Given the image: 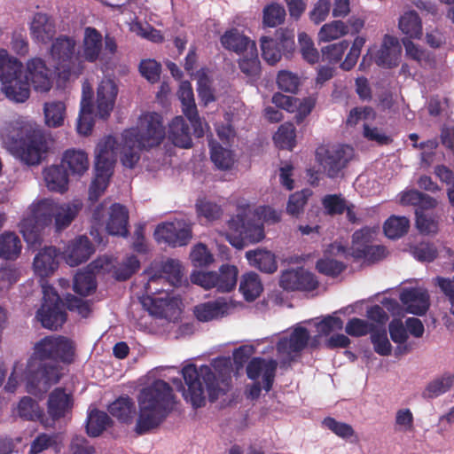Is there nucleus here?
Segmentation results:
<instances>
[{
    "instance_id": "33",
    "label": "nucleus",
    "mask_w": 454,
    "mask_h": 454,
    "mask_svg": "<svg viewBox=\"0 0 454 454\" xmlns=\"http://www.w3.org/2000/svg\"><path fill=\"white\" fill-rule=\"evenodd\" d=\"M43 180L51 192H64L67 189L68 176L62 166L51 165L43 168Z\"/></svg>"
},
{
    "instance_id": "45",
    "label": "nucleus",
    "mask_w": 454,
    "mask_h": 454,
    "mask_svg": "<svg viewBox=\"0 0 454 454\" xmlns=\"http://www.w3.org/2000/svg\"><path fill=\"white\" fill-rule=\"evenodd\" d=\"M410 221L405 216L391 215L383 226L384 233L388 239H399L407 233Z\"/></svg>"
},
{
    "instance_id": "34",
    "label": "nucleus",
    "mask_w": 454,
    "mask_h": 454,
    "mask_svg": "<svg viewBox=\"0 0 454 454\" xmlns=\"http://www.w3.org/2000/svg\"><path fill=\"white\" fill-rule=\"evenodd\" d=\"M168 137L176 146L189 148L192 145L190 129L182 116H176L170 121Z\"/></svg>"
},
{
    "instance_id": "44",
    "label": "nucleus",
    "mask_w": 454,
    "mask_h": 454,
    "mask_svg": "<svg viewBox=\"0 0 454 454\" xmlns=\"http://www.w3.org/2000/svg\"><path fill=\"white\" fill-rule=\"evenodd\" d=\"M239 55V64L241 72L251 79L256 78L261 70L256 45H251L250 51Z\"/></svg>"
},
{
    "instance_id": "14",
    "label": "nucleus",
    "mask_w": 454,
    "mask_h": 454,
    "mask_svg": "<svg viewBox=\"0 0 454 454\" xmlns=\"http://www.w3.org/2000/svg\"><path fill=\"white\" fill-rule=\"evenodd\" d=\"M43 302L37 311L36 317L43 326L49 329H57L66 320V314L59 294L52 286L42 283Z\"/></svg>"
},
{
    "instance_id": "43",
    "label": "nucleus",
    "mask_w": 454,
    "mask_h": 454,
    "mask_svg": "<svg viewBox=\"0 0 454 454\" xmlns=\"http://www.w3.org/2000/svg\"><path fill=\"white\" fill-rule=\"evenodd\" d=\"M454 382V370L446 372L441 376L431 380L423 391L426 398L436 397L448 391Z\"/></svg>"
},
{
    "instance_id": "60",
    "label": "nucleus",
    "mask_w": 454,
    "mask_h": 454,
    "mask_svg": "<svg viewBox=\"0 0 454 454\" xmlns=\"http://www.w3.org/2000/svg\"><path fill=\"white\" fill-rule=\"evenodd\" d=\"M371 341L377 354L384 356L391 354L392 345L385 329H373L371 333Z\"/></svg>"
},
{
    "instance_id": "46",
    "label": "nucleus",
    "mask_w": 454,
    "mask_h": 454,
    "mask_svg": "<svg viewBox=\"0 0 454 454\" xmlns=\"http://www.w3.org/2000/svg\"><path fill=\"white\" fill-rule=\"evenodd\" d=\"M195 78L197 80V91L203 104L207 106L214 102L215 96L211 86L212 81L207 71L205 69L199 70L195 74Z\"/></svg>"
},
{
    "instance_id": "6",
    "label": "nucleus",
    "mask_w": 454,
    "mask_h": 454,
    "mask_svg": "<svg viewBox=\"0 0 454 454\" xmlns=\"http://www.w3.org/2000/svg\"><path fill=\"white\" fill-rule=\"evenodd\" d=\"M165 137L161 116L156 113L143 114L137 127L122 134L121 160L125 167L133 168L143 149L159 145Z\"/></svg>"
},
{
    "instance_id": "55",
    "label": "nucleus",
    "mask_w": 454,
    "mask_h": 454,
    "mask_svg": "<svg viewBox=\"0 0 454 454\" xmlns=\"http://www.w3.org/2000/svg\"><path fill=\"white\" fill-rule=\"evenodd\" d=\"M133 411V403L129 397L119 398L109 406V412L123 422L131 420Z\"/></svg>"
},
{
    "instance_id": "59",
    "label": "nucleus",
    "mask_w": 454,
    "mask_h": 454,
    "mask_svg": "<svg viewBox=\"0 0 454 454\" xmlns=\"http://www.w3.org/2000/svg\"><path fill=\"white\" fill-rule=\"evenodd\" d=\"M277 83L280 90L295 93L301 83V80L297 74L288 70H281L278 74Z\"/></svg>"
},
{
    "instance_id": "61",
    "label": "nucleus",
    "mask_w": 454,
    "mask_h": 454,
    "mask_svg": "<svg viewBox=\"0 0 454 454\" xmlns=\"http://www.w3.org/2000/svg\"><path fill=\"white\" fill-rule=\"evenodd\" d=\"M416 225L419 231L425 234L436 233L438 231V219L430 212L416 210Z\"/></svg>"
},
{
    "instance_id": "37",
    "label": "nucleus",
    "mask_w": 454,
    "mask_h": 454,
    "mask_svg": "<svg viewBox=\"0 0 454 454\" xmlns=\"http://www.w3.org/2000/svg\"><path fill=\"white\" fill-rule=\"evenodd\" d=\"M246 258L249 264L266 273L277 270L278 265L275 255L267 250L256 249L246 253Z\"/></svg>"
},
{
    "instance_id": "15",
    "label": "nucleus",
    "mask_w": 454,
    "mask_h": 454,
    "mask_svg": "<svg viewBox=\"0 0 454 454\" xmlns=\"http://www.w3.org/2000/svg\"><path fill=\"white\" fill-rule=\"evenodd\" d=\"M316 155L326 175L335 177L353 157V149L343 145L320 146Z\"/></svg>"
},
{
    "instance_id": "29",
    "label": "nucleus",
    "mask_w": 454,
    "mask_h": 454,
    "mask_svg": "<svg viewBox=\"0 0 454 454\" xmlns=\"http://www.w3.org/2000/svg\"><path fill=\"white\" fill-rule=\"evenodd\" d=\"M101 50V35L95 28L87 27L84 31L82 45L77 51L82 64L84 65V61H96L99 57Z\"/></svg>"
},
{
    "instance_id": "8",
    "label": "nucleus",
    "mask_w": 454,
    "mask_h": 454,
    "mask_svg": "<svg viewBox=\"0 0 454 454\" xmlns=\"http://www.w3.org/2000/svg\"><path fill=\"white\" fill-rule=\"evenodd\" d=\"M92 93L91 85L87 82H83L77 131L84 136L90 133L95 118L105 119L110 115L114 106L117 88L112 80H102L97 90L95 105L91 102Z\"/></svg>"
},
{
    "instance_id": "1",
    "label": "nucleus",
    "mask_w": 454,
    "mask_h": 454,
    "mask_svg": "<svg viewBox=\"0 0 454 454\" xmlns=\"http://www.w3.org/2000/svg\"><path fill=\"white\" fill-rule=\"evenodd\" d=\"M74 355L73 342L61 336H48L34 346L33 355L27 361V392L40 395L48 391L60 379L57 366L44 360H60L71 362Z\"/></svg>"
},
{
    "instance_id": "47",
    "label": "nucleus",
    "mask_w": 454,
    "mask_h": 454,
    "mask_svg": "<svg viewBox=\"0 0 454 454\" xmlns=\"http://www.w3.org/2000/svg\"><path fill=\"white\" fill-rule=\"evenodd\" d=\"M110 419L104 411L93 410L90 412L87 421V433L89 435L98 436L110 425Z\"/></svg>"
},
{
    "instance_id": "21",
    "label": "nucleus",
    "mask_w": 454,
    "mask_h": 454,
    "mask_svg": "<svg viewBox=\"0 0 454 454\" xmlns=\"http://www.w3.org/2000/svg\"><path fill=\"white\" fill-rule=\"evenodd\" d=\"M238 303L225 298L200 303L193 309L196 318L201 322H207L221 318L233 311Z\"/></svg>"
},
{
    "instance_id": "9",
    "label": "nucleus",
    "mask_w": 454,
    "mask_h": 454,
    "mask_svg": "<svg viewBox=\"0 0 454 454\" xmlns=\"http://www.w3.org/2000/svg\"><path fill=\"white\" fill-rule=\"evenodd\" d=\"M1 91L15 103H23L30 97V87L23 74V66L4 49H0Z\"/></svg>"
},
{
    "instance_id": "7",
    "label": "nucleus",
    "mask_w": 454,
    "mask_h": 454,
    "mask_svg": "<svg viewBox=\"0 0 454 454\" xmlns=\"http://www.w3.org/2000/svg\"><path fill=\"white\" fill-rule=\"evenodd\" d=\"M173 403L171 387L161 380L142 389L138 395L137 431L141 434L160 425L172 409Z\"/></svg>"
},
{
    "instance_id": "36",
    "label": "nucleus",
    "mask_w": 454,
    "mask_h": 454,
    "mask_svg": "<svg viewBox=\"0 0 454 454\" xmlns=\"http://www.w3.org/2000/svg\"><path fill=\"white\" fill-rule=\"evenodd\" d=\"M44 123L49 128L64 125L67 116V105L61 100H50L43 105Z\"/></svg>"
},
{
    "instance_id": "24",
    "label": "nucleus",
    "mask_w": 454,
    "mask_h": 454,
    "mask_svg": "<svg viewBox=\"0 0 454 454\" xmlns=\"http://www.w3.org/2000/svg\"><path fill=\"white\" fill-rule=\"evenodd\" d=\"M309 334L308 331L297 326L289 338L281 337L278 342V353L284 360L293 359L301 350H302L309 340Z\"/></svg>"
},
{
    "instance_id": "5",
    "label": "nucleus",
    "mask_w": 454,
    "mask_h": 454,
    "mask_svg": "<svg viewBox=\"0 0 454 454\" xmlns=\"http://www.w3.org/2000/svg\"><path fill=\"white\" fill-rule=\"evenodd\" d=\"M281 219V211L268 206L252 207L249 205L239 206L237 214L227 223L226 239L236 248L260 242L264 239L262 220L266 223H276Z\"/></svg>"
},
{
    "instance_id": "19",
    "label": "nucleus",
    "mask_w": 454,
    "mask_h": 454,
    "mask_svg": "<svg viewBox=\"0 0 454 454\" xmlns=\"http://www.w3.org/2000/svg\"><path fill=\"white\" fill-rule=\"evenodd\" d=\"M157 241H164L173 247L185 246L192 239V229L182 220L164 223L154 231Z\"/></svg>"
},
{
    "instance_id": "20",
    "label": "nucleus",
    "mask_w": 454,
    "mask_h": 454,
    "mask_svg": "<svg viewBox=\"0 0 454 454\" xmlns=\"http://www.w3.org/2000/svg\"><path fill=\"white\" fill-rule=\"evenodd\" d=\"M260 42L262 58L270 65H274L280 60L283 51L293 49L294 35L278 32L277 38L262 36Z\"/></svg>"
},
{
    "instance_id": "63",
    "label": "nucleus",
    "mask_w": 454,
    "mask_h": 454,
    "mask_svg": "<svg viewBox=\"0 0 454 454\" xmlns=\"http://www.w3.org/2000/svg\"><path fill=\"white\" fill-rule=\"evenodd\" d=\"M310 196L309 190H302L293 193L287 201L286 212L293 216H298L307 203L308 198Z\"/></svg>"
},
{
    "instance_id": "40",
    "label": "nucleus",
    "mask_w": 454,
    "mask_h": 454,
    "mask_svg": "<svg viewBox=\"0 0 454 454\" xmlns=\"http://www.w3.org/2000/svg\"><path fill=\"white\" fill-rule=\"evenodd\" d=\"M22 245L17 234L5 231L0 235V258L15 260L21 252Z\"/></svg>"
},
{
    "instance_id": "58",
    "label": "nucleus",
    "mask_w": 454,
    "mask_h": 454,
    "mask_svg": "<svg viewBox=\"0 0 454 454\" xmlns=\"http://www.w3.org/2000/svg\"><path fill=\"white\" fill-rule=\"evenodd\" d=\"M395 427L396 431L403 434H411L414 432V416L409 408L397 410L395 417Z\"/></svg>"
},
{
    "instance_id": "13",
    "label": "nucleus",
    "mask_w": 454,
    "mask_h": 454,
    "mask_svg": "<svg viewBox=\"0 0 454 454\" xmlns=\"http://www.w3.org/2000/svg\"><path fill=\"white\" fill-rule=\"evenodd\" d=\"M239 270L231 264L222 265L217 271H194L191 281L204 289L216 288L225 293L234 289L237 284Z\"/></svg>"
},
{
    "instance_id": "32",
    "label": "nucleus",
    "mask_w": 454,
    "mask_h": 454,
    "mask_svg": "<svg viewBox=\"0 0 454 454\" xmlns=\"http://www.w3.org/2000/svg\"><path fill=\"white\" fill-rule=\"evenodd\" d=\"M377 235L375 228H363L353 234L350 249V256L363 259L368 253V249Z\"/></svg>"
},
{
    "instance_id": "53",
    "label": "nucleus",
    "mask_w": 454,
    "mask_h": 454,
    "mask_svg": "<svg viewBox=\"0 0 454 454\" xmlns=\"http://www.w3.org/2000/svg\"><path fill=\"white\" fill-rule=\"evenodd\" d=\"M196 210L200 218H204L207 222L218 220L223 215V208L217 203L202 199L198 200Z\"/></svg>"
},
{
    "instance_id": "41",
    "label": "nucleus",
    "mask_w": 454,
    "mask_h": 454,
    "mask_svg": "<svg viewBox=\"0 0 454 454\" xmlns=\"http://www.w3.org/2000/svg\"><path fill=\"white\" fill-rule=\"evenodd\" d=\"M348 34L347 23L337 20L324 24L318 33L317 40L319 43H329L338 40Z\"/></svg>"
},
{
    "instance_id": "62",
    "label": "nucleus",
    "mask_w": 454,
    "mask_h": 454,
    "mask_svg": "<svg viewBox=\"0 0 454 454\" xmlns=\"http://www.w3.org/2000/svg\"><path fill=\"white\" fill-rule=\"evenodd\" d=\"M348 45V41L342 40L338 43L324 46L321 49L323 58L331 63H338L341 60Z\"/></svg>"
},
{
    "instance_id": "3",
    "label": "nucleus",
    "mask_w": 454,
    "mask_h": 454,
    "mask_svg": "<svg viewBox=\"0 0 454 454\" xmlns=\"http://www.w3.org/2000/svg\"><path fill=\"white\" fill-rule=\"evenodd\" d=\"M2 146L22 163L38 165L48 146L39 126L33 121L17 120L0 129Z\"/></svg>"
},
{
    "instance_id": "39",
    "label": "nucleus",
    "mask_w": 454,
    "mask_h": 454,
    "mask_svg": "<svg viewBox=\"0 0 454 454\" xmlns=\"http://www.w3.org/2000/svg\"><path fill=\"white\" fill-rule=\"evenodd\" d=\"M398 27L408 36L407 39H419L422 36V21L415 11L404 12L399 18Z\"/></svg>"
},
{
    "instance_id": "25",
    "label": "nucleus",
    "mask_w": 454,
    "mask_h": 454,
    "mask_svg": "<svg viewBox=\"0 0 454 454\" xmlns=\"http://www.w3.org/2000/svg\"><path fill=\"white\" fill-rule=\"evenodd\" d=\"M280 286L289 291L304 289L312 290L317 286V280L306 270H288L282 273Z\"/></svg>"
},
{
    "instance_id": "30",
    "label": "nucleus",
    "mask_w": 454,
    "mask_h": 454,
    "mask_svg": "<svg viewBox=\"0 0 454 454\" xmlns=\"http://www.w3.org/2000/svg\"><path fill=\"white\" fill-rule=\"evenodd\" d=\"M62 167L67 168L72 176H82L90 167L88 155L82 150L69 149L62 156Z\"/></svg>"
},
{
    "instance_id": "35",
    "label": "nucleus",
    "mask_w": 454,
    "mask_h": 454,
    "mask_svg": "<svg viewBox=\"0 0 454 454\" xmlns=\"http://www.w3.org/2000/svg\"><path fill=\"white\" fill-rule=\"evenodd\" d=\"M31 35L38 43L48 42L55 34V28L51 19L43 13L34 16L30 25Z\"/></svg>"
},
{
    "instance_id": "23",
    "label": "nucleus",
    "mask_w": 454,
    "mask_h": 454,
    "mask_svg": "<svg viewBox=\"0 0 454 454\" xmlns=\"http://www.w3.org/2000/svg\"><path fill=\"white\" fill-rule=\"evenodd\" d=\"M272 103L290 113H296L297 121H301L314 108L316 98L308 97L301 99L281 93H275L272 97Z\"/></svg>"
},
{
    "instance_id": "22",
    "label": "nucleus",
    "mask_w": 454,
    "mask_h": 454,
    "mask_svg": "<svg viewBox=\"0 0 454 454\" xmlns=\"http://www.w3.org/2000/svg\"><path fill=\"white\" fill-rule=\"evenodd\" d=\"M277 362L262 358L252 359L247 367V373L250 380L262 382L265 391H270L275 378Z\"/></svg>"
},
{
    "instance_id": "51",
    "label": "nucleus",
    "mask_w": 454,
    "mask_h": 454,
    "mask_svg": "<svg viewBox=\"0 0 454 454\" xmlns=\"http://www.w3.org/2000/svg\"><path fill=\"white\" fill-rule=\"evenodd\" d=\"M262 14V23L269 27H275L283 23L286 15L285 8L276 3L265 6Z\"/></svg>"
},
{
    "instance_id": "27",
    "label": "nucleus",
    "mask_w": 454,
    "mask_h": 454,
    "mask_svg": "<svg viewBox=\"0 0 454 454\" xmlns=\"http://www.w3.org/2000/svg\"><path fill=\"white\" fill-rule=\"evenodd\" d=\"M59 268V252L53 247H46L41 249L33 261L35 274L45 278L52 275Z\"/></svg>"
},
{
    "instance_id": "16",
    "label": "nucleus",
    "mask_w": 454,
    "mask_h": 454,
    "mask_svg": "<svg viewBox=\"0 0 454 454\" xmlns=\"http://www.w3.org/2000/svg\"><path fill=\"white\" fill-rule=\"evenodd\" d=\"M401 54L402 46L399 39L391 35H385L380 46L372 45L369 47L367 54L363 58L360 67H364L366 57H370L379 67L392 68L399 64Z\"/></svg>"
},
{
    "instance_id": "56",
    "label": "nucleus",
    "mask_w": 454,
    "mask_h": 454,
    "mask_svg": "<svg viewBox=\"0 0 454 454\" xmlns=\"http://www.w3.org/2000/svg\"><path fill=\"white\" fill-rule=\"evenodd\" d=\"M365 43V36L357 35L355 37L345 59L340 63V68L348 71L356 66Z\"/></svg>"
},
{
    "instance_id": "18",
    "label": "nucleus",
    "mask_w": 454,
    "mask_h": 454,
    "mask_svg": "<svg viewBox=\"0 0 454 454\" xmlns=\"http://www.w3.org/2000/svg\"><path fill=\"white\" fill-rule=\"evenodd\" d=\"M23 74L29 87L38 93H47L53 86L54 73L41 58L27 59L23 67Z\"/></svg>"
},
{
    "instance_id": "17",
    "label": "nucleus",
    "mask_w": 454,
    "mask_h": 454,
    "mask_svg": "<svg viewBox=\"0 0 454 454\" xmlns=\"http://www.w3.org/2000/svg\"><path fill=\"white\" fill-rule=\"evenodd\" d=\"M73 406V395L61 387L55 388L48 396L47 414H44L42 425L45 427H53L56 421L66 419L71 414Z\"/></svg>"
},
{
    "instance_id": "42",
    "label": "nucleus",
    "mask_w": 454,
    "mask_h": 454,
    "mask_svg": "<svg viewBox=\"0 0 454 454\" xmlns=\"http://www.w3.org/2000/svg\"><path fill=\"white\" fill-rule=\"evenodd\" d=\"M263 290L259 276L254 272H247L242 275L239 284V291L247 301L257 299Z\"/></svg>"
},
{
    "instance_id": "26",
    "label": "nucleus",
    "mask_w": 454,
    "mask_h": 454,
    "mask_svg": "<svg viewBox=\"0 0 454 454\" xmlns=\"http://www.w3.org/2000/svg\"><path fill=\"white\" fill-rule=\"evenodd\" d=\"M400 300L406 311L415 315H423L429 309V294L425 288H405L400 295Z\"/></svg>"
},
{
    "instance_id": "48",
    "label": "nucleus",
    "mask_w": 454,
    "mask_h": 454,
    "mask_svg": "<svg viewBox=\"0 0 454 454\" xmlns=\"http://www.w3.org/2000/svg\"><path fill=\"white\" fill-rule=\"evenodd\" d=\"M210 148L211 160L218 168L228 169L232 167L235 158L231 151L214 142L210 143Z\"/></svg>"
},
{
    "instance_id": "11",
    "label": "nucleus",
    "mask_w": 454,
    "mask_h": 454,
    "mask_svg": "<svg viewBox=\"0 0 454 454\" xmlns=\"http://www.w3.org/2000/svg\"><path fill=\"white\" fill-rule=\"evenodd\" d=\"M116 141L111 136L98 142L95 150V178L91 183L89 197L96 200L107 187L116 161Z\"/></svg>"
},
{
    "instance_id": "38",
    "label": "nucleus",
    "mask_w": 454,
    "mask_h": 454,
    "mask_svg": "<svg viewBox=\"0 0 454 454\" xmlns=\"http://www.w3.org/2000/svg\"><path fill=\"white\" fill-rule=\"evenodd\" d=\"M221 43L225 49L232 51L239 55L250 51L251 45H255L254 42L236 29L226 31L221 36Z\"/></svg>"
},
{
    "instance_id": "57",
    "label": "nucleus",
    "mask_w": 454,
    "mask_h": 454,
    "mask_svg": "<svg viewBox=\"0 0 454 454\" xmlns=\"http://www.w3.org/2000/svg\"><path fill=\"white\" fill-rule=\"evenodd\" d=\"M96 289L92 272H79L74 279V290L82 296L90 294Z\"/></svg>"
},
{
    "instance_id": "12",
    "label": "nucleus",
    "mask_w": 454,
    "mask_h": 454,
    "mask_svg": "<svg viewBox=\"0 0 454 454\" xmlns=\"http://www.w3.org/2000/svg\"><path fill=\"white\" fill-rule=\"evenodd\" d=\"M50 55L59 77L68 80L76 78L83 70L75 42L68 37H59L51 45Z\"/></svg>"
},
{
    "instance_id": "54",
    "label": "nucleus",
    "mask_w": 454,
    "mask_h": 454,
    "mask_svg": "<svg viewBox=\"0 0 454 454\" xmlns=\"http://www.w3.org/2000/svg\"><path fill=\"white\" fill-rule=\"evenodd\" d=\"M295 128L292 123L281 125L274 136L275 144L282 149L292 150L295 145Z\"/></svg>"
},
{
    "instance_id": "10",
    "label": "nucleus",
    "mask_w": 454,
    "mask_h": 454,
    "mask_svg": "<svg viewBox=\"0 0 454 454\" xmlns=\"http://www.w3.org/2000/svg\"><path fill=\"white\" fill-rule=\"evenodd\" d=\"M187 390L184 391V397L194 407H200L205 403V392L207 391L211 399L216 398L218 389L215 384V377L207 365L199 369L193 364H188L182 370Z\"/></svg>"
},
{
    "instance_id": "50",
    "label": "nucleus",
    "mask_w": 454,
    "mask_h": 454,
    "mask_svg": "<svg viewBox=\"0 0 454 454\" xmlns=\"http://www.w3.org/2000/svg\"><path fill=\"white\" fill-rule=\"evenodd\" d=\"M298 43L301 57L306 62L313 65L319 61L320 53L315 47L312 39L306 33L299 34Z\"/></svg>"
},
{
    "instance_id": "4",
    "label": "nucleus",
    "mask_w": 454,
    "mask_h": 454,
    "mask_svg": "<svg viewBox=\"0 0 454 454\" xmlns=\"http://www.w3.org/2000/svg\"><path fill=\"white\" fill-rule=\"evenodd\" d=\"M183 271L178 261L168 259L159 269L151 274L145 286L147 296L143 298L142 304L150 314L168 317L179 309V300L170 297L168 288L164 286H176L182 283Z\"/></svg>"
},
{
    "instance_id": "2",
    "label": "nucleus",
    "mask_w": 454,
    "mask_h": 454,
    "mask_svg": "<svg viewBox=\"0 0 454 454\" xmlns=\"http://www.w3.org/2000/svg\"><path fill=\"white\" fill-rule=\"evenodd\" d=\"M82 207L80 200L57 202L50 199L35 200L25 211L20 231L29 246L41 243L43 231L54 223L57 231L67 228Z\"/></svg>"
},
{
    "instance_id": "52",
    "label": "nucleus",
    "mask_w": 454,
    "mask_h": 454,
    "mask_svg": "<svg viewBox=\"0 0 454 454\" xmlns=\"http://www.w3.org/2000/svg\"><path fill=\"white\" fill-rule=\"evenodd\" d=\"M19 415L27 420H39L44 418V413L39 404L30 397H23L18 404Z\"/></svg>"
},
{
    "instance_id": "31",
    "label": "nucleus",
    "mask_w": 454,
    "mask_h": 454,
    "mask_svg": "<svg viewBox=\"0 0 454 454\" xmlns=\"http://www.w3.org/2000/svg\"><path fill=\"white\" fill-rule=\"evenodd\" d=\"M129 214L125 207L114 204L110 207L106 221V231L111 235L126 236L128 233Z\"/></svg>"
},
{
    "instance_id": "64",
    "label": "nucleus",
    "mask_w": 454,
    "mask_h": 454,
    "mask_svg": "<svg viewBox=\"0 0 454 454\" xmlns=\"http://www.w3.org/2000/svg\"><path fill=\"white\" fill-rule=\"evenodd\" d=\"M55 434H40L31 442L29 454H40L43 451L57 446Z\"/></svg>"
},
{
    "instance_id": "28",
    "label": "nucleus",
    "mask_w": 454,
    "mask_h": 454,
    "mask_svg": "<svg viewBox=\"0 0 454 454\" xmlns=\"http://www.w3.org/2000/svg\"><path fill=\"white\" fill-rule=\"evenodd\" d=\"M94 249L85 236H80L71 240L64 250L66 262L71 267L77 266L87 261Z\"/></svg>"
},
{
    "instance_id": "49",
    "label": "nucleus",
    "mask_w": 454,
    "mask_h": 454,
    "mask_svg": "<svg viewBox=\"0 0 454 454\" xmlns=\"http://www.w3.org/2000/svg\"><path fill=\"white\" fill-rule=\"evenodd\" d=\"M178 98L182 103L183 113L186 117H194L195 110H197L195 105V99L193 90L189 82H182L178 90Z\"/></svg>"
}]
</instances>
